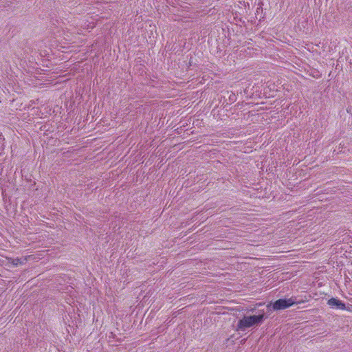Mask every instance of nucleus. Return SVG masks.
I'll list each match as a JSON object with an SVG mask.
<instances>
[{
  "instance_id": "2",
  "label": "nucleus",
  "mask_w": 352,
  "mask_h": 352,
  "mask_svg": "<svg viewBox=\"0 0 352 352\" xmlns=\"http://www.w3.org/2000/svg\"><path fill=\"white\" fill-rule=\"evenodd\" d=\"M294 304L296 302L292 298L279 299L274 302L272 307L274 310H280L288 308Z\"/></svg>"
},
{
  "instance_id": "5",
  "label": "nucleus",
  "mask_w": 352,
  "mask_h": 352,
  "mask_svg": "<svg viewBox=\"0 0 352 352\" xmlns=\"http://www.w3.org/2000/svg\"><path fill=\"white\" fill-rule=\"evenodd\" d=\"M344 310H346L349 312H352V305H345V309Z\"/></svg>"
},
{
  "instance_id": "4",
  "label": "nucleus",
  "mask_w": 352,
  "mask_h": 352,
  "mask_svg": "<svg viewBox=\"0 0 352 352\" xmlns=\"http://www.w3.org/2000/svg\"><path fill=\"white\" fill-rule=\"evenodd\" d=\"M27 258H25L24 261H21V258H16L14 259H12V263L14 265H17L18 264H23L25 261H26Z\"/></svg>"
},
{
  "instance_id": "3",
  "label": "nucleus",
  "mask_w": 352,
  "mask_h": 352,
  "mask_svg": "<svg viewBox=\"0 0 352 352\" xmlns=\"http://www.w3.org/2000/svg\"><path fill=\"white\" fill-rule=\"evenodd\" d=\"M327 304L332 308H336L337 309L343 310L345 309V304H344L341 300L335 298H330Z\"/></svg>"
},
{
  "instance_id": "1",
  "label": "nucleus",
  "mask_w": 352,
  "mask_h": 352,
  "mask_svg": "<svg viewBox=\"0 0 352 352\" xmlns=\"http://www.w3.org/2000/svg\"><path fill=\"white\" fill-rule=\"evenodd\" d=\"M263 319V314L245 316L237 324V330L245 331L247 329L258 325Z\"/></svg>"
}]
</instances>
